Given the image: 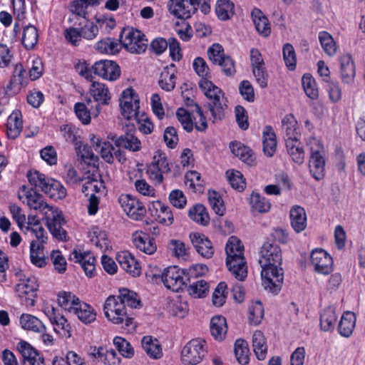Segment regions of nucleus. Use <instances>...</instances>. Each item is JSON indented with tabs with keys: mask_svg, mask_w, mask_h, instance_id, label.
I'll return each mask as SVG.
<instances>
[{
	"mask_svg": "<svg viewBox=\"0 0 365 365\" xmlns=\"http://www.w3.org/2000/svg\"><path fill=\"white\" fill-rule=\"evenodd\" d=\"M188 287L189 294L195 298H202L205 297L208 292L209 286L206 281L203 279L190 282Z\"/></svg>",
	"mask_w": 365,
	"mask_h": 365,
	"instance_id": "nucleus-64",
	"label": "nucleus"
},
{
	"mask_svg": "<svg viewBox=\"0 0 365 365\" xmlns=\"http://www.w3.org/2000/svg\"><path fill=\"white\" fill-rule=\"evenodd\" d=\"M226 265L236 279L243 281L247 275V267L244 257V246L239 238L232 236L226 243Z\"/></svg>",
	"mask_w": 365,
	"mask_h": 365,
	"instance_id": "nucleus-2",
	"label": "nucleus"
},
{
	"mask_svg": "<svg viewBox=\"0 0 365 365\" xmlns=\"http://www.w3.org/2000/svg\"><path fill=\"white\" fill-rule=\"evenodd\" d=\"M310 260L314 270L319 274H328L332 271V258L322 249H316L312 251Z\"/></svg>",
	"mask_w": 365,
	"mask_h": 365,
	"instance_id": "nucleus-17",
	"label": "nucleus"
},
{
	"mask_svg": "<svg viewBox=\"0 0 365 365\" xmlns=\"http://www.w3.org/2000/svg\"><path fill=\"white\" fill-rule=\"evenodd\" d=\"M23 128L22 115L20 110H14L7 119V135L11 139H16Z\"/></svg>",
	"mask_w": 365,
	"mask_h": 365,
	"instance_id": "nucleus-31",
	"label": "nucleus"
},
{
	"mask_svg": "<svg viewBox=\"0 0 365 365\" xmlns=\"http://www.w3.org/2000/svg\"><path fill=\"white\" fill-rule=\"evenodd\" d=\"M251 15L257 32L263 37L269 36L271 26L267 16L258 9H254Z\"/></svg>",
	"mask_w": 365,
	"mask_h": 365,
	"instance_id": "nucleus-35",
	"label": "nucleus"
},
{
	"mask_svg": "<svg viewBox=\"0 0 365 365\" xmlns=\"http://www.w3.org/2000/svg\"><path fill=\"white\" fill-rule=\"evenodd\" d=\"M26 71L21 64H17L14 68L13 76L10 80L11 88L19 90L21 87L28 83Z\"/></svg>",
	"mask_w": 365,
	"mask_h": 365,
	"instance_id": "nucleus-50",
	"label": "nucleus"
},
{
	"mask_svg": "<svg viewBox=\"0 0 365 365\" xmlns=\"http://www.w3.org/2000/svg\"><path fill=\"white\" fill-rule=\"evenodd\" d=\"M38 30L35 26L28 25L24 27L21 42L26 49L34 48L38 42Z\"/></svg>",
	"mask_w": 365,
	"mask_h": 365,
	"instance_id": "nucleus-53",
	"label": "nucleus"
},
{
	"mask_svg": "<svg viewBox=\"0 0 365 365\" xmlns=\"http://www.w3.org/2000/svg\"><path fill=\"white\" fill-rule=\"evenodd\" d=\"M175 66L172 63L170 66L164 68L160 74L159 80V86L160 88L166 91H170L174 89L175 86Z\"/></svg>",
	"mask_w": 365,
	"mask_h": 365,
	"instance_id": "nucleus-38",
	"label": "nucleus"
},
{
	"mask_svg": "<svg viewBox=\"0 0 365 365\" xmlns=\"http://www.w3.org/2000/svg\"><path fill=\"white\" fill-rule=\"evenodd\" d=\"M121 47L123 46L132 53H137V38L135 36V29L133 27L124 28L120 35Z\"/></svg>",
	"mask_w": 365,
	"mask_h": 365,
	"instance_id": "nucleus-36",
	"label": "nucleus"
},
{
	"mask_svg": "<svg viewBox=\"0 0 365 365\" xmlns=\"http://www.w3.org/2000/svg\"><path fill=\"white\" fill-rule=\"evenodd\" d=\"M91 70L96 75L110 81H116L120 76V66L110 60L96 61L92 66Z\"/></svg>",
	"mask_w": 365,
	"mask_h": 365,
	"instance_id": "nucleus-16",
	"label": "nucleus"
},
{
	"mask_svg": "<svg viewBox=\"0 0 365 365\" xmlns=\"http://www.w3.org/2000/svg\"><path fill=\"white\" fill-rule=\"evenodd\" d=\"M250 58L256 81L261 88H266L268 85L269 75L262 53L258 49L253 48L250 50Z\"/></svg>",
	"mask_w": 365,
	"mask_h": 365,
	"instance_id": "nucleus-11",
	"label": "nucleus"
},
{
	"mask_svg": "<svg viewBox=\"0 0 365 365\" xmlns=\"http://www.w3.org/2000/svg\"><path fill=\"white\" fill-rule=\"evenodd\" d=\"M79 29L81 31L82 38L87 40L94 39L98 34V27L93 21L83 18V20L80 21Z\"/></svg>",
	"mask_w": 365,
	"mask_h": 365,
	"instance_id": "nucleus-58",
	"label": "nucleus"
},
{
	"mask_svg": "<svg viewBox=\"0 0 365 365\" xmlns=\"http://www.w3.org/2000/svg\"><path fill=\"white\" fill-rule=\"evenodd\" d=\"M20 323L24 329L37 333L46 331V327L42 322L31 314H23L20 317Z\"/></svg>",
	"mask_w": 365,
	"mask_h": 365,
	"instance_id": "nucleus-43",
	"label": "nucleus"
},
{
	"mask_svg": "<svg viewBox=\"0 0 365 365\" xmlns=\"http://www.w3.org/2000/svg\"><path fill=\"white\" fill-rule=\"evenodd\" d=\"M290 223L294 230L299 233L307 227V214L305 210L299 205L292 207L289 212Z\"/></svg>",
	"mask_w": 365,
	"mask_h": 365,
	"instance_id": "nucleus-28",
	"label": "nucleus"
},
{
	"mask_svg": "<svg viewBox=\"0 0 365 365\" xmlns=\"http://www.w3.org/2000/svg\"><path fill=\"white\" fill-rule=\"evenodd\" d=\"M148 210L160 224L168 226L173 223L174 218L170 207L160 201L153 202L149 205Z\"/></svg>",
	"mask_w": 365,
	"mask_h": 365,
	"instance_id": "nucleus-23",
	"label": "nucleus"
},
{
	"mask_svg": "<svg viewBox=\"0 0 365 365\" xmlns=\"http://www.w3.org/2000/svg\"><path fill=\"white\" fill-rule=\"evenodd\" d=\"M319 40L324 51L329 56H334L336 52V45L333 37L327 31L319 33Z\"/></svg>",
	"mask_w": 365,
	"mask_h": 365,
	"instance_id": "nucleus-59",
	"label": "nucleus"
},
{
	"mask_svg": "<svg viewBox=\"0 0 365 365\" xmlns=\"http://www.w3.org/2000/svg\"><path fill=\"white\" fill-rule=\"evenodd\" d=\"M252 347L258 360L265 359L267 354V344L265 336L261 331H256L253 334Z\"/></svg>",
	"mask_w": 365,
	"mask_h": 365,
	"instance_id": "nucleus-39",
	"label": "nucleus"
},
{
	"mask_svg": "<svg viewBox=\"0 0 365 365\" xmlns=\"http://www.w3.org/2000/svg\"><path fill=\"white\" fill-rule=\"evenodd\" d=\"M302 84L306 95L311 99H317L319 96L314 78L309 73H305L302 78Z\"/></svg>",
	"mask_w": 365,
	"mask_h": 365,
	"instance_id": "nucleus-60",
	"label": "nucleus"
},
{
	"mask_svg": "<svg viewBox=\"0 0 365 365\" xmlns=\"http://www.w3.org/2000/svg\"><path fill=\"white\" fill-rule=\"evenodd\" d=\"M282 127L285 142L300 140L301 133L297 121L292 114H287L283 118Z\"/></svg>",
	"mask_w": 365,
	"mask_h": 365,
	"instance_id": "nucleus-24",
	"label": "nucleus"
},
{
	"mask_svg": "<svg viewBox=\"0 0 365 365\" xmlns=\"http://www.w3.org/2000/svg\"><path fill=\"white\" fill-rule=\"evenodd\" d=\"M235 354L238 362L241 364H247L250 361V349L247 342L242 339H238L235 343Z\"/></svg>",
	"mask_w": 365,
	"mask_h": 365,
	"instance_id": "nucleus-55",
	"label": "nucleus"
},
{
	"mask_svg": "<svg viewBox=\"0 0 365 365\" xmlns=\"http://www.w3.org/2000/svg\"><path fill=\"white\" fill-rule=\"evenodd\" d=\"M124 212L132 220H137V199L130 194H121L118 198Z\"/></svg>",
	"mask_w": 365,
	"mask_h": 365,
	"instance_id": "nucleus-37",
	"label": "nucleus"
},
{
	"mask_svg": "<svg viewBox=\"0 0 365 365\" xmlns=\"http://www.w3.org/2000/svg\"><path fill=\"white\" fill-rule=\"evenodd\" d=\"M207 195L209 203L213 211L217 215L222 216L225 212V207L220 195L215 190H209Z\"/></svg>",
	"mask_w": 365,
	"mask_h": 365,
	"instance_id": "nucleus-62",
	"label": "nucleus"
},
{
	"mask_svg": "<svg viewBox=\"0 0 365 365\" xmlns=\"http://www.w3.org/2000/svg\"><path fill=\"white\" fill-rule=\"evenodd\" d=\"M356 317L352 312H345L338 325L339 334L344 337H349L355 328Z\"/></svg>",
	"mask_w": 365,
	"mask_h": 365,
	"instance_id": "nucleus-34",
	"label": "nucleus"
},
{
	"mask_svg": "<svg viewBox=\"0 0 365 365\" xmlns=\"http://www.w3.org/2000/svg\"><path fill=\"white\" fill-rule=\"evenodd\" d=\"M167 7L170 14L181 19L190 18L197 9L193 0H168Z\"/></svg>",
	"mask_w": 365,
	"mask_h": 365,
	"instance_id": "nucleus-15",
	"label": "nucleus"
},
{
	"mask_svg": "<svg viewBox=\"0 0 365 365\" xmlns=\"http://www.w3.org/2000/svg\"><path fill=\"white\" fill-rule=\"evenodd\" d=\"M190 239L196 251L202 257L210 259L214 255V247L211 241L205 235L198 232L190 234Z\"/></svg>",
	"mask_w": 365,
	"mask_h": 365,
	"instance_id": "nucleus-22",
	"label": "nucleus"
},
{
	"mask_svg": "<svg viewBox=\"0 0 365 365\" xmlns=\"http://www.w3.org/2000/svg\"><path fill=\"white\" fill-rule=\"evenodd\" d=\"M72 255L74 262L81 264L86 274L88 277H92L94 275L96 269L94 264L96 258L92 255V254L91 252H86L82 253L77 250H73Z\"/></svg>",
	"mask_w": 365,
	"mask_h": 365,
	"instance_id": "nucleus-27",
	"label": "nucleus"
},
{
	"mask_svg": "<svg viewBox=\"0 0 365 365\" xmlns=\"http://www.w3.org/2000/svg\"><path fill=\"white\" fill-rule=\"evenodd\" d=\"M282 255L279 246L274 243H264L259 252V263L260 266L282 265Z\"/></svg>",
	"mask_w": 365,
	"mask_h": 365,
	"instance_id": "nucleus-14",
	"label": "nucleus"
},
{
	"mask_svg": "<svg viewBox=\"0 0 365 365\" xmlns=\"http://www.w3.org/2000/svg\"><path fill=\"white\" fill-rule=\"evenodd\" d=\"M337 315L335 308L328 307L325 308L320 315V326L323 331H329L332 330L336 324Z\"/></svg>",
	"mask_w": 365,
	"mask_h": 365,
	"instance_id": "nucleus-46",
	"label": "nucleus"
},
{
	"mask_svg": "<svg viewBox=\"0 0 365 365\" xmlns=\"http://www.w3.org/2000/svg\"><path fill=\"white\" fill-rule=\"evenodd\" d=\"M89 92L94 101L97 103L96 105L107 106L109 104L111 96L108 88L103 83L99 82H93Z\"/></svg>",
	"mask_w": 365,
	"mask_h": 365,
	"instance_id": "nucleus-26",
	"label": "nucleus"
},
{
	"mask_svg": "<svg viewBox=\"0 0 365 365\" xmlns=\"http://www.w3.org/2000/svg\"><path fill=\"white\" fill-rule=\"evenodd\" d=\"M74 111L77 118L83 124L90 123L91 117L96 118L101 111L99 105H93L91 98H87L86 103H76L74 105Z\"/></svg>",
	"mask_w": 365,
	"mask_h": 365,
	"instance_id": "nucleus-19",
	"label": "nucleus"
},
{
	"mask_svg": "<svg viewBox=\"0 0 365 365\" xmlns=\"http://www.w3.org/2000/svg\"><path fill=\"white\" fill-rule=\"evenodd\" d=\"M29 182L34 187H38L49 197L61 200L66 196V190L58 180L47 178L44 174L35 170L27 174Z\"/></svg>",
	"mask_w": 365,
	"mask_h": 365,
	"instance_id": "nucleus-4",
	"label": "nucleus"
},
{
	"mask_svg": "<svg viewBox=\"0 0 365 365\" xmlns=\"http://www.w3.org/2000/svg\"><path fill=\"white\" fill-rule=\"evenodd\" d=\"M341 78L344 83H351L355 76V66L351 54L346 53L339 58Z\"/></svg>",
	"mask_w": 365,
	"mask_h": 365,
	"instance_id": "nucleus-30",
	"label": "nucleus"
},
{
	"mask_svg": "<svg viewBox=\"0 0 365 365\" xmlns=\"http://www.w3.org/2000/svg\"><path fill=\"white\" fill-rule=\"evenodd\" d=\"M103 311L106 318L115 324L125 321V326L129 327L134 321V318L128 317L125 305L115 295H110L106 299Z\"/></svg>",
	"mask_w": 365,
	"mask_h": 365,
	"instance_id": "nucleus-5",
	"label": "nucleus"
},
{
	"mask_svg": "<svg viewBox=\"0 0 365 365\" xmlns=\"http://www.w3.org/2000/svg\"><path fill=\"white\" fill-rule=\"evenodd\" d=\"M73 312L78 319L84 324H90L94 322L96 318L95 309L91 305L81 301L75 307Z\"/></svg>",
	"mask_w": 365,
	"mask_h": 365,
	"instance_id": "nucleus-40",
	"label": "nucleus"
},
{
	"mask_svg": "<svg viewBox=\"0 0 365 365\" xmlns=\"http://www.w3.org/2000/svg\"><path fill=\"white\" fill-rule=\"evenodd\" d=\"M17 349L22 356V365H45L43 357L28 342L21 341L17 344Z\"/></svg>",
	"mask_w": 365,
	"mask_h": 365,
	"instance_id": "nucleus-21",
	"label": "nucleus"
},
{
	"mask_svg": "<svg viewBox=\"0 0 365 365\" xmlns=\"http://www.w3.org/2000/svg\"><path fill=\"white\" fill-rule=\"evenodd\" d=\"M30 259L31 262L37 267L43 268L48 263V258L44 253V246L42 242L35 240L30 244Z\"/></svg>",
	"mask_w": 365,
	"mask_h": 365,
	"instance_id": "nucleus-29",
	"label": "nucleus"
},
{
	"mask_svg": "<svg viewBox=\"0 0 365 365\" xmlns=\"http://www.w3.org/2000/svg\"><path fill=\"white\" fill-rule=\"evenodd\" d=\"M95 50L103 54L115 55L120 49V44L115 39L107 38L99 40L94 46Z\"/></svg>",
	"mask_w": 365,
	"mask_h": 365,
	"instance_id": "nucleus-41",
	"label": "nucleus"
},
{
	"mask_svg": "<svg viewBox=\"0 0 365 365\" xmlns=\"http://www.w3.org/2000/svg\"><path fill=\"white\" fill-rule=\"evenodd\" d=\"M123 304L127 305L131 308L137 307V293L128 289V288H120L118 294L115 295Z\"/></svg>",
	"mask_w": 365,
	"mask_h": 365,
	"instance_id": "nucleus-63",
	"label": "nucleus"
},
{
	"mask_svg": "<svg viewBox=\"0 0 365 365\" xmlns=\"http://www.w3.org/2000/svg\"><path fill=\"white\" fill-rule=\"evenodd\" d=\"M116 259L124 270L135 276L137 260L133 254L128 251L120 252L117 254Z\"/></svg>",
	"mask_w": 365,
	"mask_h": 365,
	"instance_id": "nucleus-45",
	"label": "nucleus"
},
{
	"mask_svg": "<svg viewBox=\"0 0 365 365\" xmlns=\"http://www.w3.org/2000/svg\"><path fill=\"white\" fill-rule=\"evenodd\" d=\"M75 149L77 155L80 157L83 161L88 165L95 163L98 157L94 155L91 147L83 144L81 141H77L75 143Z\"/></svg>",
	"mask_w": 365,
	"mask_h": 365,
	"instance_id": "nucleus-57",
	"label": "nucleus"
},
{
	"mask_svg": "<svg viewBox=\"0 0 365 365\" xmlns=\"http://www.w3.org/2000/svg\"><path fill=\"white\" fill-rule=\"evenodd\" d=\"M185 273L177 266L166 268L162 274L161 279L165 286L173 292H179L187 284L184 276Z\"/></svg>",
	"mask_w": 365,
	"mask_h": 365,
	"instance_id": "nucleus-12",
	"label": "nucleus"
},
{
	"mask_svg": "<svg viewBox=\"0 0 365 365\" xmlns=\"http://www.w3.org/2000/svg\"><path fill=\"white\" fill-rule=\"evenodd\" d=\"M264 317V307L259 301L252 302L249 306V323L253 326L259 325Z\"/></svg>",
	"mask_w": 365,
	"mask_h": 365,
	"instance_id": "nucleus-56",
	"label": "nucleus"
},
{
	"mask_svg": "<svg viewBox=\"0 0 365 365\" xmlns=\"http://www.w3.org/2000/svg\"><path fill=\"white\" fill-rule=\"evenodd\" d=\"M171 172L166 154L160 150L155 152L151 163L147 165L146 173L150 180L160 185L164 180V175Z\"/></svg>",
	"mask_w": 365,
	"mask_h": 365,
	"instance_id": "nucleus-6",
	"label": "nucleus"
},
{
	"mask_svg": "<svg viewBox=\"0 0 365 365\" xmlns=\"http://www.w3.org/2000/svg\"><path fill=\"white\" fill-rule=\"evenodd\" d=\"M192 220L197 224L205 226L209 224L210 217L205 207L202 204H197L192 207L188 213Z\"/></svg>",
	"mask_w": 365,
	"mask_h": 365,
	"instance_id": "nucleus-49",
	"label": "nucleus"
},
{
	"mask_svg": "<svg viewBox=\"0 0 365 365\" xmlns=\"http://www.w3.org/2000/svg\"><path fill=\"white\" fill-rule=\"evenodd\" d=\"M262 285L266 290L277 294L282 289L284 272L281 265L261 267Z\"/></svg>",
	"mask_w": 365,
	"mask_h": 365,
	"instance_id": "nucleus-8",
	"label": "nucleus"
},
{
	"mask_svg": "<svg viewBox=\"0 0 365 365\" xmlns=\"http://www.w3.org/2000/svg\"><path fill=\"white\" fill-rule=\"evenodd\" d=\"M65 224V220L61 212H57L53 217L47 221V226L52 235L60 240H63L66 237V231L62 228Z\"/></svg>",
	"mask_w": 365,
	"mask_h": 365,
	"instance_id": "nucleus-33",
	"label": "nucleus"
},
{
	"mask_svg": "<svg viewBox=\"0 0 365 365\" xmlns=\"http://www.w3.org/2000/svg\"><path fill=\"white\" fill-rule=\"evenodd\" d=\"M45 313L54 326V331L57 334L66 339L71 336V327L64 316L60 314L53 307L48 309Z\"/></svg>",
	"mask_w": 365,
	"mask_h": 365,
	"instance_id": "nucleus-20",
	"label": "nucleus"
},
{
	"mask_svg": "<svg viewBox=\"0 0 365 365\" xmlns=\"http://www.w3.org/2000/svg\"><path fill=\"white\" fill-rule=\"evenodd\" d=\"M199 87L205 96L210 100L208 103L212 116L215 120H221L225 117V109L227 105L222 91L208 78H202L199 81Z\"/></svg>",
	"mask_w": 365,
	"mask_h": 365,
	"instance_id": "nucleus-3",
	"label": "nucleus"
},
{
	"mask_svg": "<svg viewBox=\"0 0 365 365\" xmlns=\"http://www.w3.org/2000/svg\"><path fill=\"white\" fill-rule=\"evenodd\" d=\"M252 210L259 213L267 212L271 208L270 202L259 193L253 192L250 198Z\"/></svg>",
	"mask_w": 365,
	"mask_h": 365,
	"instance_id": "nucleus-52",
	"label": "nucleus"
},
{
	"mask_svg": "<svg viewBox=\"0 0 365 365\" xmlns=\"http://www.w3.org/2000/svg\"><path fill=\"white\" fill-rule=\"evenodd\" d=\"M18 197L23 203L26 204L30 209L45 213H46V210H50L51 209L42 195L26 185H22L20 187Z\"/></svg>",
	"mask_w": 365,
	"mask_h": 365,
	"instance_id": "nucleus-9",
	"label": "nucleus"
},
{
	"mask_svg": "<svg viewBox=\"0 0 365 365\" xmlns=\"http://www.w3.org/2000/svg\"><path fill=\"white\" fill-rule=\"evenodd\" d=\"M88 356L93 360L103 362L105 365H120V359L115 350L103 346H91L88 350Z\"/></svg>",
	"mask_w": 365,
	"mask_h": 365,
	"instance_id": "nucleus-18",
	"label": "nucleus"
},
{
	"mask_svg": "<svg viewBox=\"0 0 365 365\" xmlns=\"http://www.w3.org/2000/svg\"><path fill=\"white\" fill-rule=\"evenodd\" d=\"M143 236H138V250L147 255L153 254L157 249L154 238L150 237L148 234L141 231Z\"/></svg>",
	"mask_w": 365,
	"mask_h": 365,
	"instance_id": "nucleus-61",
	"label": "nucleus"
},
{
	"mask_svg": "<svg viewBox=\"0 0 365 365\" xmlns=\"http://www.w3.org/2000/svg\"><path fill=\"white\" fill-rule=\"evenodd\" d=\"M119 106L122 116L127 121L124 126L125 135L117 137L116 135L110 133L108 138L115 140L118 146L123 145L129 150L136 151L137 96L133 88L123 91L119 98Z\"/></svg>",
	"mask_w": 365,
	"mask_h": 365,
	"instance_id": "nucleus-1",
	"label": "nucleus"
},
{
	"mask_svg": "<svg viewBox=\"0 0 365 365\" xmlns=\"http://www.w3.org/2000/svg\"><path fill=\"white\" fill-rule=\"evenodd\" d=\"M81 300L71 292H62L58 294V303L63 309L73 312Z\"/></svg>",
	"mask_w": 365,
	"mask_h": 365,
	"instance_id": "nucleus-54",
	"label": "nucleus"
},
{
	"mask_svg": "<svg viewBox=\"0 0 365 365\" xmlns=\"http://www.w3.org/2000/svg\"><path fill=\"white\" fill-rule=\"evenodd\" d=\"M38 284L35 277H29L26 279H21L16 284L15 290L16 295L21 299V302L26 306H34L36 292L38 289Z\"/></svg>",
	"mask_w": 365,
	"mask_h": 365,
	"instance_id": "nucleus-13",
	"label": "nucleus"
},
{
	"mask_svg": "<svg viewBox=\"0 0 365 365\" xmlns=\"http://www.w3.org/2000/svg\"><path fill=\"white\" fill-rule=\"evenodd\" d=\"M277 148L276 135L271 126H266L263 131V150L264 154L272 157Z\"/></svg>",
	"mask_w": 365,
	"mask_h": 365,
	"instance_id": "nucleus-44",
	"label": "nucleus"
},
{
	"mask_svg": "<svg viewBox=\"0 0 365 365\" xmlns=\"http://www.w3.org/2000/svg\"><path fill=\"white\" fill-rule=\"evenodd\" d=\"M206 341L200 339H194L187 342L182 349L181 360L185 365H197L205 357Z\"/></svg>",
	"mask_w": 365,
	"mask_h": 365,
	"instance_id": "nucleus-7",
	"label": "nucleus"
},
{
	"mask_svg": "<svg viewBox=\"0 0 365 365\" xmlns=\"http://www.w3.org/2000/svg\"><path fill=\"white\" fill-rule=\"evenodd\" d=\"M141 346L152 359H160L163 356L162 346L158 339L153 336H145L141 339Z\"/></svg>",
	"mask_w": 365,
	"mask_h": 365,
	"instance_id": "nucleus-25",
	"label": "nucleus"
},
{
	"mask_svg": "<svg viewBox=\"0 0 365 365\" xmlns=\"http://www.w3.org/2000/svg\"><path fill=\"white\" fill-rule=\"evenodd\" d=\"M208 58L212 63L222 67L223 73L227 76H233L235 72V63L230 56H225L223 47L219 43H214L207 50Z\"/></svg>",
	"mask_w": 365,
	"mask_h": 365,
	"instance_id": "nucleus-10",
	"label": "nucleus"
},
{
	"mask_svg": "<svg viewBox=\"0 0 365 365\" xmlns=\"http://www.w3.org/2000/svg\"><path fill=\"white\" fill-rule=\"evenodd\" d=\"M215 13L218 19L226 21L234 14V4L230 0H218L215 6Z\"/></svg>",
	"mask_w": 365,
	"mask_h": 365,
	"instance_id": "nucleus-51",
	"label": "nucleus"
},
{
	"mask_svg": "<svg viewBox=\"0 0 365 365\" xmlns=\"http://www.w3.org/2000/svg\"><path fill=\"white\" fill-rule=\"evenodd\" d=\"M286 148L292 160L300 165L304 160V151L300 140L285 142Z\"/></svg>",
	"mask_w": 365,
	"mask_h": 365,
	"instance_id": "nucleus-48",
	"label": "nucleus"
},
{
	"mask_svg": "<svg viewBox=\"0 0 365 365\" xmlns=\"http://www.w3.org/2000/svg\"><path fill=\"white\" fill-rule=\"evenodd\" d=\"M325 160L323 154L311 155L309 160V171L314 178L320 180L324 177Z\"/></svg>",
	"mask_w": 365,
	"mask_h": 365,
	"instance_id": "nucleus-42",
	"label": "nucleus"
},
{
	"mask_svg": "<svg viewBox=\"0 0 365 365\" xmlns=\"http://www.w3.org/2000/svg\"><path fill=\"white\" fill-rule=\"evenodd\" d=\"M210 330L213 338L219 341L224 340L227 331L226 319L221 315L212 317L210 324Z\"/></svg>",
	"mask_w": 365,
	"mask_h": 365,
	"instance_id": "nucleus-32",
	"label": "nucleus"
},
{
	"mask_svg": "<svg viewBox=\"0 0 365 365\" xmlns=\"http://www.w3.org/2000/svg\"><path fill=\"white\" fill-rule=\"evenodd\" d=\"M232 153L240 158V159L247 163L252 165L255 161L252 150L247 146H245L241 143L236 142L230 144Z\"/></svg>",
	"mask_w": 365,
	"mask_h": 365,
	"instance_id": "nucleus-47",
	"label": "nucleus"
}]
</instances>
